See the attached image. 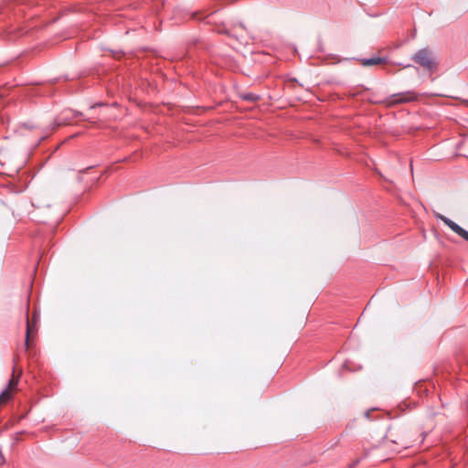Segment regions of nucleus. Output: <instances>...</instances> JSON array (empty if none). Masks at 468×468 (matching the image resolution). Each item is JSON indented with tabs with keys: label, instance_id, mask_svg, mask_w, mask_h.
<instances>
[{
	"label": "nucleus",
	"instance_id": "f257e3e1",
	"mask_svg": "<svg viewBox=\"0 0 468 468\" xmlns=\"http://www.w3.org/2000/svg\"><path fill=\"white\" fill-rule=\"evenodd\" d=\"M412 59L424 69H427L429 71H433L437 67V62L431 57V52L428 48H421L418 50L412 56Z\"/></svg>",
	"mask_w": 468,
	"mask_h": 468
},
{
	"label": "nucleus",
	"instance_id": "f03ea898",
	"mask_svg": "<svg viewBox=\"0 0 468 468\" xmlns=\"http://www.w3.org/2000/svg\"><path fill=\"white\" fill-rule=\"evenodd\" d=\"M436 218L441 220L446 226H448L453 232L462 237L463 239L468 241V231L459 226L457 223L450 219L449 218L438 214Z\"/></svg>",
	"mask_w": 468,
	"mask_h": 468
},
{
	"label": "nucleus",
	"instance_id": "7ed1b4c3",
	"mask_svg": "<svg viewBox=\"0 0 468 468\" xmlns=\"http://www.w3.org/2000/svg\"><path fill=\"white\" fill-rule=\"evenodd\" d=\"M418 99L417 94L414 91L408 90L405 92H400L392 95L390 99V103L399 104V103H407L415 101Z\"/></svg>",
	"mask_w": 468,
	"mask_h": 468
},
{
	"label": "nucleus",
	"instance_id": "20e7f679",
	"mask_svg": "<svg viewBox=\"0 0 468 468\" xmlns=\"http://www.w3.org/2000/svg\"><path fill=\"white\" fill-rule=\"evenodd\" d=\"M82 115L81 112H76V111H71V110H69V111H65L61 116L58 118V123H57V126H59V125H62V124H69L70 122L78 117V116H80Z\"/></svg>",
	"mask_w": 468,
	"mask_h": 468
},
{
	"label": "nucleus",
	"instance_id": "39448f33",
	"mask_svg": "<svg viewBox=\"0 0 468 468\" xmlns=\"http://www.w3.org/2000/svg\"><path fill=\"white\" fill-rule=\"evenodd\" d=\"M37 321H38V315L37 313L34 314V315L32 317V322L29 321L28 309H27V332H26V340H25V344H26L27 347L28 346L29 335L35 330V325L37 324Z\"/></svg>",
	"mask_w": 468,
	"mask_h": 468
},
{
	"label": "nucleus",
	"instance_id": "423d86ee",
	"mask_svg": "<svg viewBox=\"0 0 468 468\" xmlns=\"http://www.w3.org/2000/svg\"><path fill=\"white\" fill-rule=\"evenodd\" d=\"M386 60L387 59L385 58L373 57L370 58H362L360 61L363 66L369 67L382 64L386 62Z\"/></svg>",
	"mask_w": 468,
	"mask_h": 468
},
{
	"label": "nucleus",
	"instance_id": "0eeeda50",
	"mask_svg": "<svg viewBox=\"0 0 468 468\" xmlns=\"http://www.w3.org/2000/svg\"><path fill=\"white\" fill-rule=\"evenodd\" d=\"M18 380H19V377H16L15 371H14L10 380L8 381V385H7L6 388H8V390L16 389L17 387V384H18Z\"/></svg>",
	"mask_w": 468,
	"mask_h": 468
},
{
	"label": "nucleus",
	"instance_id": "6e6552de",
	"mask_svg": "<svg viewBox=\"0 0 468 468\" xmlns=\"http://www.w3.org/2000/svg\"><path fill=\"white\" fill-rule=\"evenodd\" d=\"M10 398H11V393L8 390V388H5L0 394V403H4V402L8 401L10 399Z\"/></svg>",
	"mask_w": 468,
	"mask_h": 468
},
{
	"label": "nucleus",
	"instance_id": "1a4fd4ad",
	"mask_svg": "<svg viewBox=\"0 0 468 468\" xmlns=\"http://www.w3.org/2000/svg\"><path fill=\"white\" fill-rule=\"evenodd\" d=\"M243 98L247 101H254L259 98V96H257L253 93H248V94L244 95Z\"/></svg>",
	"mask_w": 468,
	"mask_h": 468
},
{
	"label": "nucleus",
	"instance_id": "9d476101",
	"mask_svg": "<svg viewBox=\"0 0 468 468\" xmlns=\"http://www.w3.org/2000/svg\"><path fill=\"white\" fill-rule=\"evenodd\" d=\"M375 410H376V409H371V410H366L364 413L365 417L367 419L370 420L371 419L370 414H371V412H373Z\"/></svg>",
	"mask_w": 468,
	"mask_h": 468
}]
</instances>
